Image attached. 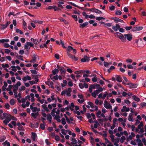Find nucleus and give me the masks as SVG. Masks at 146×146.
I'll list each match as a JSON object with an SVG mask.
<instances>
[{
  "label": "nucleus",
  "mask_w": 146,
  "mask_h": 146,
  "mask_svg": "<svg viewBox=\"0 0 146 146\" xmlns=\"http://www.w3.org/2000/svg\"><path fill=\"white\" fill-rule=\"evenodd\" d=\"M71 88H68L67 90H63L61 93V95L62 96L66 94V95L68 97H70L71 96V93L72 92Z\"/></svg>",
  "instance_id": "1"
},
{
  "label": "nucleus",
  "mask_w": 146,
  "mask_h": 146,
  "mask_svg": "<svg viewBox=\"0 0 146 146\" xmlns=\"http://www.w3.org/2000/svg\"><path fill=\"white\" fill-rule=\"evenodd\" d=\"M61 133H62L65 135H66L67 133L69 135H72L73 137H75L76 136L75 133H72V132L68 130H65L64 129H62L61 130Z\"/></svg>",
  "instance_id": "2"
},
{
  "label": "nucleus",
  "mask_w": 146,
  "mask_h": 146,
  "mask_svg": "<svg viewBox=\"0 0 146 146\" xmlns=\"http://www.w3.org/2000/svg\"><path fill=\"white\" fill-rule=\"evenodd\" d=\"M117 36L120 39L122 42H125V39L124 38V36H123V35L122 34L116 32L115 33Z\"/></svg>",
  "instance_id": "3"
},
{
  "label": "nucleus",
  "mask_w": 146,
  "mask_h": 146,
  "mask_svg": "<svg viewBox=\"0 0 146 146\" xmlns=\"http://www.w3.org/2000/svg\"><path fill=\"white\" fill-rule=\"evenodd\" d=\"M104 107L107 109H111L112 106L107 100L104 101Z\"/></svg>",
  "instance_id": "4"
},
{
  "label": "nucleus",
  "mask_w": 146,
  "mask_h": 146,
  "mask_svg": "<svg viewBox=\"0 0 146 146\" xmlns=\"http://www.w3.org/2000/svg\"><path fill=\"white\" fill-rule=\"evenodd\" d=\"M125 40L127 39L129 41H130L132 39V35L129 34H125L124 35Z\"/></svg>",
  "instance_id": "5"
},
{
  "label": "nucleus",
  "mask_w": 146,
  "mask_h": 146,
  "mask_svg": "<svg viewBox=\"0 0 146 146\" xmlns=\"http://www.w3.org/2000/svg\"><path fill=\"white\" fill-rule=\"evenodd\" d=\"M3 116H2L1 115H0V118L1 119H3L5 118L7 119H10V115L9 114L5 113H3Z\"/></svg>",
  "instance_id": "6"
},
{
  "label": "nucleus",
  "mask_w": 146,
  "mask_h": 146,
  "mask_svg": "<svg viewBox=\"0 0 146 146\" xmlns=\"http://www.w3.org/2000/svg\"><path fill=\"white\" fill-rule=\"evenodd\" d=\"M58 68L60 70L62 74L65 75L66 71L64 67H61L59 65H58L57 66Z\"/></svg>",
  "instance_id": "7"
},
{
  "label": "nucleus",
  "mask_w": 146,
  "mask_h": 146,
  "mask_svg": "<svg viewBox=\"0 0 146 146\" xmlns=\"http://www.w3.org/2000/svg\"><path fill=\"white\" fill-rule=\"evenodd\" d=\"M70 139L72 141L70 143V144H69L70 146H72V145L74 146V145L78 143L77 140L74 138V137H70Z\"/></svg>",
  "instance_id": "8"
},
{
  "label": "nucleus",
  "mask_w": 146,
  "mask_h": 146,
  "mask_svg": "<svg viewBox=\"0 0 146 146\" xmlns=\"http://www.w3.org/2000/svg\"><path fill=\"white\" fill-rule=\"evenodd\" d=\"M67 53L68 54V56L69 57L71 58L72 60H74L75 61H76L78 60V58L77 57H75V56L67 52Z\"/></svg>",
  "instance_id": "9"
},
{
  "label": "nucleus",
  "mask_w": 146,
  "mask_h": 146,
  "mask_svg": "<svg viewBox=\"0 0 146 146\" xmlns=\"http://www.w3.org/2000/svg\"><path fill=\"white\" fill-rule=\"evenodd\" d=\"M88 10L91 12H95L96 13L98 14H102V12L98 9H89Z\"/></svg>",
  "instance_id": "10"
},
{
  "label": "nucleus",
  "mask_w": 146,
  "mask_h": 146,
  "mask_svg": "<svg viewBox=\"0 0 146 146\" xmlns=\"http://www.w3.org/2000/svg\"><path fill=\"white\" fill-rule=\"evenodd\" d=\"M37 55L35 54H33L32 58V59L30 60V62L31 63H35L36 61Z\"/></svg>",
  "instance_id": "11"
},
{
  "label": "nucleus",
  "mask_w": 146,
  "mask_h": 146,
  "mask_svg": "<svg viewBox=\"0 0 146 146\" xmlns=\"http://www.w3.org/2000/svg\"><path fill=\"white\" fill-rule=\"evenodd\" d=\"M120 26L118 24H116L115 25H113L112 27V29L115 31H116L120 29Z\"/></svg>",
  "instance_id": "12"
},
{
  "label": "nucleus",
  "mask_w": 146,
  "mask_h": 146,
  "mask_svg": "<svg viewBox=\"0 0 146 146\" xmlns=\"http://www.w3.org/2000/svg\"><path fill=\"white\" fill-rule=\"evenodd\" d=\"M90 60V58L87 56L85 55L84 56V58L81 59V61L82 62H88Z\"/></svg>",
  "instance_id": "13"
},
{
  "label": "nucleus",
  "mask_w": 146,
  "mask_h": 146,
  "mask_svg": "<svg viewBox=\"0 0 146 146\" xmlns=\"http://www.w3.org/2000/svg\"><path fill=\"white\" fill-rule=\"evenodd\" d=\"M127 85L129 86V87L131 88H135L137 86V84H133L131 83H129L127 84Z\"/></svg>",
  "instance_id": "14"
},
{
  "label": "nucleus",
  "mask_w": 146,
  "mask_h": 146,
  "mask_svg": "<svg viewBox=\"0 0 146 146\" xmlns=\"http://www.w3.org/2000/svg\"><path fill=\"white\" fill-rule=\"evenodd\" d=\"M143 27H134L133 29V31H138L142 30Z\"/></svg>",
  "instance_id": "15"
},
{
  "label": "nucleus",
  "mask_w": 146,
  "mask_h": 146,
  "mask_svg": "<svg viewBox=\"0 0 146 146\" xmlns=\"http://www.w3.org/2000/svg\"><path fill=\"white\" fill-rule=\"evenodd\" d=\"M112 19L116 22H120L121 23H123V21L121 19H120L116 17H113L112 18Z\"/></svg>",
  "instance_id": "16"
},
{
  "label": "nucleus",
  "mask_w": 146,
  "mask_h": 146,
  "mask_svg": "<svg viewBox=\"0 0 146 146\" xmlns=\"http://www.w3.org/2000/svg\"><path fill=\"white\" fill-rule=\"evenodd\" d=\"M111 141L113 142L119 143V137H116L115 139L114 137H111Z\"/></svg>",
  "instance_id": "17"
},
{
  "label": "nucleus",
  "mask_w": 146,
  "mask_h": 146,
  "mask_svg": "<svg viewBox=\"0 0 146 146\" xmlns=\"http://www.w3.org/2000/svg\"><path fill=\"white\" fill-rule=\"evenodd\" d=\"M115 78L116 80L119 82H121L122 81V79L121 77L119 75H116V76Z\"/></svg>",
  "instance_id": "18"
},
{
  "label": "nucleus",
  "mask_w": 146,
  "mask_h": 146,
  "mask_svg": "<svg viewBox=\"0 0 146 146\" xmlns=\"http://www.w3.org/2000/svg\"><path fill=\"white\" fill-rule=\"evenodd\" d=\"M130 110V109L129 108H127L126 106H123V108L121 110V112H123L126 111H129Z\"/></svg>",
  "instance_id": "19"
},
{
  "label": "nucleus",
  "mask_w": 146,
  "mask_h": 146,
  "mask_svg": "<svg viewBox=\"0 0 146 146\" xmlns=\"http://www.w3.org/2000/svg\"><path fill=\"white\" fill-rule=\"evenodd\" d=\"M31 77L29 76H25L23 78V80L24 81H26L27 80H31Z\"/></svg>",
  "instance_id": "20"
},
{
  "label": "nucleus",
  "mask_w": 146,
  "mask_h": 146,
  "mask_svg": "<svg viewBox=\"0 0 146 146\" xmlns=\"http://www.w3.org/2000/svg\"><path fill=\"white\" fill-rule=\"evenodd\" d=\"M47 119L49 121L50 123H52V117L50 114L48 113L47 114Z\"/></svg>",
  "instance_id": "21"
},
{
  "label": "nucleus",
  "mask_w": 146,
  "mask_h": 146,
  "mask_svg": "<svg viewBox=\"0 0 146 146\" xmlns=\"http://www.w3.org/2000/svg\"><path fill=\"white\" fill-rule=\"evenodd\" d=\"M42 108L44 109V110L47 112H48L50 111V110L47 107L46 105L45 104H43L42 105Z\"/></svg>",
  "instance_id": "22"
},
{
  "label": "nucleus",
  "mask_w": 146,
  "mask_h": 146,
  "mask_svg": "<svg viewBox=\"0 0 146 146\" xmlns=\"http://www.w3.org/2000/svg\"><path fill=\"white\" fill-rule=\"evenodd\" d=\"M103 91V88L102 87H100L99 89H98L94 92L96 93V94H98L100 92H102Z\"/></svg>",
  "instance_id": "23"
},
{
  "label": "nucleus",
  "mask_w": 146,
  "mask_h": 146,
  "mask_svg": "<svg viewBox=\"0 0 146 146\" xmlns=\"http://www.w3.org/2000/svg\"><path fill=\"white\" fill-rule=\"evenodd\" d=\"M38 113L36 112L35 113H31V116L33 117L34 119H36L37 116L38 115Z\"/></svg>",
  "instance_id": "24"
},
{
  "label": "nucleus",
  "mask_w": 146,
  "mask_h": 146,
  "mask_svg": "<svg viewBox=\"0 0 146 146\" xmlns=\"http://www.w3.org/2000/svg\"><path fill=\"white\" fill-rule=\"evenodd\" d=\"M132 98L134 101H137V102H139L140 100V99L138 97H137L135 95L133 96L132 97Z\"/></svg>",
  "instance_id": "25"
},
{
  "label": "nucleus",
  "mask_w": 146,
  "mask_h": 146,
  "mask_svg": "<svg viewBox=\"0 0 146 146\" xmlns=\"http://www.w3.org/2000/svg\"><path fill=\"white\" fill-rule=\"evenodd\" d=\"M18 90V89L15 88L13 90L14 93V95L15 98H17L18 97L17 92V90Z\"/></svg>",
  "instance_id": "26"
},
{
  "label": "nucleus",
  "mask_w": 146,
  "mask_h": 146,
  "mask_svg": "<svg viewBox=\"0 0 146 146\" xmlns=\"http://www.w3.org/2000/svg\"><path fill=\"white\" fill-rule=\"evenodd\" d=\"M60 118V116H56L54 117V119L56 120L58 122H61V120Z\"/></svg>",
  "instance_id": "27"
},
{
  "label": "nucleus",
  "mask_w": 146,
  "mask_h": 146,
  "mask_svg": "<svg viewBox=\"0 0 146 146\" xmlns=\"http://www.w3.org/2000/svg\"><path fill=\"white\" fill-rule=\"evenodd\" d=\"M56 108H54L53 109V110H52L51 112V114L52 115V116L53 117H55V113L56 112Z\"/></svg>",
  "instance_id": "28"
},
{
  "label": "nucleus",
  "mask_w": 146,
  "mask_h": 146,
  "mask_svg": "<svg viewBox=\"0 0 146 146\" xmlns=\"http://www.w3.org/2000/svg\"><path fill=\"white\" fill-rule=\"evenodd\" d=\"M30 96L31 98V101L32 102H33L35 100V99L34 98V95L33 93H31L30 95H29Z\"/></svg>",
  "instance_id": "29"
},
{
  "label": "nucleus",
  "mask_w": 146,
  "mask_h": 146,
  "mask_svg": "<svg viewBox=\"0 0 146 146\" xmlns=\"http://www.w3.org/2000/svg\"><path fill=\"white\" fill-rule=\"evenodd\" d=\"M11 121L10 119H7L4 120L3 121L4 123L6 125H7V123Z\"/></svg>",
  "instance_id": "30"
},
{
  "label": "nucleus",
  "mask_w": 146,
  "mask_h": 146,
  "mask_svg": "<svg viewBox=\"0 0 146 146\" xmlns=\"http://www.w3.org/2000/svg\"><path fill=\"white\" fill-rule=\"evenodd\" d=\"M21 85V82H18L16 84H15L14 85L16 89H18V87L20 86Z\"/></svg>",
  "instance_id": "31"
},
{
  "label": "nucleus",
  "mask_w": 146,
  "mask_h": 146,
  "mask_svg": "<svg viewBox=\"0 0 146 146\" xmlns=\"http://www.w3.org/2000/svg\"><path fill=\"white\" fill-rule=\"evenodd\" d=\"M88 24V23L85 22L82 24H81L80 25V27L82 28H83L84 27H86Z\"/></svg>",
  "instance_id": "32"
},
{
  "label": "nucleus",
  "mask_w": 146,
  "mask_h": 146,
  "mask_svg": "<svg viewBox=\"0 0 146 146\" xmlns=\"http://www.w3.org/2000/svg\"><path fill=\"white\" fill-rule=\"evenodd\" d=\"M30 124L32 128H33L35 127H37L38 126V125L37 123H36L34 124H33L32 123H31Z\"/></svg>",
  "instance_id": "33"
},
{
  "label": "nucleus",
  "mask_w": 146,
  "mask_h": 146,
  "mask_svg": "<svg viewBox=\"0 0 146 146\" xmlns=\"http://www.w3.org/2000/svg\"><path fill=\"white\" fill-rule=\"evenodd\" d=\"M143 126V122L142 121H141L140 124L138 125L137 128L139 129H141V127Z\"/></svg>",
  "instance_id": "34"
},
{
  "label": "nucleus",
  "mask_w": 146,
  "mask_h": 146,
  "mask_svg": "<svg viewBox=\"0 0 146 146\" xmlns=\"http://www.w3.org/2000/svg\"><path fill=\"white\" fill-rule=\"evenodd\" d=\"M115 14L116 15H121L122 14L121 12L119 10H116L115 12Z\"/></svg>",
  "instance_id": "35"
},
{
  "label": "nucleus",
  "mask_w": 146,
  "mask_h": 146,
  "mask_svg": "<svg viewBox=\"0 0 146 146\" xmlns=\"http://www.w3.org/2000/svg\"><path fill=\"white\" fill-rule=\"evenodd\" d=\"M9 102L11 105L13 106L15 103V100L14 99H12L10 100Z\"/></svg>",
  "instance_id": "36"
},
{
  "label": "nucleus",
  "mask_w": 146,
  "mask_h": 146,
  "mask_svg": "<svg viewBox=\"0 0 146 146\" xmlns=\"http://www.w3.org/2000/svg\"><path fill=\"white\" fill-rule=\"evenodd\" d=\"M132 114L131 115H129L128 117V120L130 121H133V117L132 116Z\"/></svg>",
  "instance_id": "37"
},
{
  "label": "nucleus",
  "mask_w": 146,
  "mask_h": 146,
  "mask_svg": "<svg viewBox=\"0 0 146 146\" xmlns=\"http://www.w3.org/2000/svg\"><path fill=\"white\" fill-rule=\"evenodd\" d=\"M108 92H106L103 95V99H104L106 97H107V99H108Z\"/></svg>",
  "instance_id": "38"
},
{
  "label": "nucleus",
  "mask_w": 146,
  "mask_h": 146,
  "mask_svg": "<svg viewBox=\"0 0 146 146\" xmlns=\"http://www.w3.org/2000/svg\"><path fill=\"white\" fill-rule=\"evenodd\" d=\"M61 122L62 124L63 125H65L66 123L65 119L64 118L62 117V118L61 119Z\"/></svg>",
  "instance_id": "39"
},
{
  "label": "nucleus",
  "mask_w": 146,
  "mask_h": 146,
  "mask_svg": "<svg viewBox=\"0 0 146 146\" xmlns=\"http://www.w3.org/2000/svg\"><path fill=\"white\" fill-rule=\"evenodd\" d=\"M101 112L100 110H98V112L96 113V115L97 117H100V116L101 115Z\"/></svg>",
  "instance_id": "40"
},
{
  "label": "nucleus",
  "mask_w": 146,
  "mask_h": 146,
  "mask_svg": "<svg viewBox=\"0 0 146 146\" xmlns=\"http://www.w3.org/2000/svg\"><path fill=\"white\" fill-rule=\"evenodd\" d=\"M96 20L99 21L102 19L104 20L105 19V18L102 17H96Z\"/></svg>",
  "instance_id": "41"
},
{
  "label": "nucleus",
  "mask_w": 146,
  "mask_h": 146,
  "mask_svg": "<svg viewBox=\"0 0 146 146\" xmlns=\"http://www.w3.org/2000/svg\"><path fill=\"white\" fill-rule=\"evenodd\" d=\"M59 70L58 69H55L54 70H52V72L53 74L55 75L56 73H58Z\"/></svg>",
  "instance_id": "42"
},
{
  "label": "nucleus",
  "mask_w": 146,
  "mask_h": 146,
  "mask_svg": "<svg viewBox=\"0 0 146 146\" xmlns=\"http://www.w3.org/2000/svg\"><path fill=\"white\" fill-rule=\"evenodd\" d=\"M45 142L46 145L48 146H50L51 144V143L48 141V139H46L45 140Z\"/></svg>",
  "instance_id": "43"
},
{
  "label": "nucleus",
  "mask_w": 146,
  "mask_h": 146,
  "mask_svg": "<svg viewBox=\"0 0 146 146\" xmlns=\"http://www.w3.org/2000/svg\"><path fill=\"white\" fill-rule=\"evenodd\" d=\"M73 48L72 46H68V47L67 48V50L69 52L71 50H72Z\"/></svg>",
  "instance_id": "44"
},
{
  "label": "nucleus",
  "mask_w": 146,
  "mask_h": 146,
  "mask_svg": "<svg viewBox=\"0 0 146 146\" xmlns=\"http://www.w3.org/2000/svg\"><path fill=\"white\" fill-rule=\"evenodd\" d=\"M1 66L3 68H5V67L9 68V65L7 64H2Z\"/></svg>",
  "instance_id": "45"
},
{
  "label": "nucleus",
  "mask_w": 146,
  "mask_h": 146,
  "mask_svg": "<svg viewBox=\"0 0 146 146\" xmlns=\"http://www.w3.org/2000/svg\"><path fill=\"white\" fill-rule=\"evenodd\" d=\"M104 66L106 67H108L109 65V63L107 62H104Z\"/></svg>",
  "instance_id": "46"
},
{
  "label": "nucleus",
  "mask_w": 146,
  "mask_h": 146,
  "mask_svg": "<svg viewBox=\"0 0 146 146\" xmlns=\"http://www.w3.org/2000/svg\"><path fill=\"white\" fill-rule=\"evenodd\" d=\"M91 108H95V110L96 111H97L98 110V106H94V104L92 105V107H91Z\"/></svg>",
  "instance_id": "47"
},
{
  "label": "nucleus",
  "mask_w": 146,
  "mask_h": 146,
  "mask_svg": "<svg viewBox=\"0 0 146 146\" xmlns=\"http://www.w3.org/2000/svg\"><path fill=\"white\" fill-rule=\"evenodd\" d=\"M11 68H12L11 70L13 71L16 72L17 70L16 67L15 66H12L11 67Z\"/></svg>",
  "instance_id": "48"
},
{
  "label": "nucleus",
  "mask_w": 146,
  "mask_h": 146,
  "mask_svg": "<svg viewBox=\"0 0 146 146\" xmlns=\"http://www.w3.org/2000/svg\"><path fill=\"white\" fill-rule=\"evenodd\" d=\"M49 84H48L49 86L52 88H54L53 83L52 82H49Z\"/></svg>",
  "instance_id": "49"
},
{
  "label": "nucleus",
  "mask_w": 146,
  "mask_h": 146,
  "mask_svg": "<svg viewBox=\"0 0 146 146\" xmlns=\"http://www.w3.org/2000/svg\"><path fill=\"white\" fill-rule=\"evenodd\" d=\"M109 9L110 10H113L115 9V7L113 5H111L109 7Z\"/></svg>",
  "instance_id": "50"
},
{
  "label": "nucleus",
  "mask_w": 146,
  "mask_h": 146,
  "mask_svg": "<svg viewBox=\"0 0 146 146\" xmlns=\"http://www.w3.org/2000/svg\"><path fill=\"white\" fill-rule=\"evenodd\" d=\"M105 141V143L106 144L107 143H109V144H111V142H110L108 139L106 137H104V138Z\"/></svg>",
  "instance_id": "51"
},
{
  "label": "nucleus",
  "mask_w": 146,
  "mask_h": 146,
  "mask_svg": "<svg viewBox=\"0 0 146 146\" xmlns=\"http://www.w3.org/2000/svg\"><path fill=\"white\" fill-rule=\"evenodd\" d=\"M68 4H70L75 7H78L79 8H80V7L78 6H77V5H76L74 3H72V2H68Z\"/></svg>",
  "instance_id": "52"
},
{
  "label": "nucleus",
  "mask_w": 146,
  "mask_h": 146,
  "mask_svg": "<svg viewBox=\"0 0 146 146\" xmlns=\"http://www.w3.org/2000/svg\"><path fill=\"white\" fill-rule=\"evenodd\" d=\"M72 16L75 21H78L77 17L76 15H72Z\"/></svg>",
  "instance_id": "53"
},
{
  "label": "nucleus",
  "mask_w": 146,
  "mask_h": 146,
  "mask_svg": "<svg viewBox=\"0 0 146 146\" xmlns=\"http://www.w3.org/2000/svg\"><path fill=\"white\" fill-rule=\"evenodd\" d=\"M40 128L42 129H44L45 128V124H41L40 125Z\"/></svg>",
  "instance_id": "54"
},
{
  "label": "nucleus",
  "mask_w": 146,
  "mask_h": 146,
  "mask_svg": "<svg viewBox=\"0 0 146 146\" xmlns=\"http://www.w3.org/2000/svg\"><path fill=\"white\" fill-rule=\"evenodd\" d=\"M11 15H13L14 16H16V15H15L14 13L13 12H10L9 13V14L8 15V16L9 17H10V16Z\"/></svg>",
  "instance_id": "55"
},
{
  "label": "nucleus",
  "mask_w": 146,
  "mask_h": 146,
  "mask_svg": "<svg viewBox=\"0 0 146 146\" xmlns=\"http://www.w3.org/2000/svg\"><path fill=\"white\" fill-rule=\"evenodd\" d=\"M40 76V75H32V76L33 78L34 79H37L38 78V76Z\"/></svg>",
  "instance_id": "56"
},
{
  "label": "nucleus",
  "mask_w": 146,
  "mask_h": 146,
  "mask_svg": "<svg viewBox=\"0 0 146 146\" xmlns=\"http://www.w3.org/2000/svg\"><path fill=\"white\" fill-rule=\"evenodd\" d=\"M16 32L17 33H19L20 34H22L23 33V32L19 29H16Z\"/></svg>",
  "instance_id": "57"
},
{
  "label": "nucleus",
  "mask_w": 146,
  "mask_h": 146,
  "mask_svg": "<svg viewBox=\"0 0 146 146\" xmlns=\"http://www.w3.org/2000/svg\"><path fill=\"white\" fill-rule=\"evenodd\" d=\"M126 139L125 137H121L120 141L121 143H122L124 142V141Z\"/></svg>",
  "instance_id": "58"
},
{
  "label": "nucleus",
  "mask_w": 146,
  "mask_h": 146,
  "mask_svg": "<svg viewBox=\"0 0 146 146\" xmlns=\"http://www.w3.org/2000/svg\"><path fill=\"white\" fill-rule=\"evenodd\" d=\"M31 73L33 74H36L37 73V72L35 70H31Z\"/></svg>",
  "instance_id": "59"
},
{
  "label": "nucleus",
  "mask_w": 146,
  "mask_h": 146,
  "mask_svg": "<svg viewBox=\"0 0 146 146\" xmlns=\"http://www.w3.org/2000/svg\"><path fill=\"white\" fill-rule=\"evenodd\" d=\"M141 106H142V108H143L144 107H146V103L145 102H143L141 104H140Z\"/></svg>",
  "instance_id": "60"
},
{
  "label": "nucleus",
  "mask_w": 146,
  "mask_h": 146,
  "mask_svg": "<svg viewBox=\"0 0 146 146\" xmlns=\"http://www.w3.org/2000/svg\"><path fill=\"white\" fill-rule=\"evenodd\" d=\"M18 129L19 130H23V127L21 125L18 127Z\"/></svg>",
  "instance_id": "61"
},
{
  "label": "nucleus",
  "mask_w": 146,
  "mask_h": 146,
  "mask_svg": "<svg viewBox=\"0 0 146 146\" xmlns=\"http://www.w3.org/2000/svg\"><path fill=\"white\" fill-rule=\"evenodd\" d=\"M5 106L6 109H8L9 108L10 106L8 103H6L5 104Z\"/></svg>",
  "instance_id": "62"
},
{
  "label": "nucleus",
  "mask_w": 146,
  "mask_h": 146,
  "mask_svg": "<svg viewBox=\"0 0 146 146\" xmlns=\"http://www.w3.org/2000/svg\"><path fill=\"white\" fill-rule=\"evenodd\" d=\"M25 87L24 86H21L20 88H19V90L21 91H22L23 90H25Z\"/></svg>",
  "instance_id": "63"
},
{
  "label": "nucleus",
  "mask_w": 146,
  "mask_h": 146,
  "mask_svg": "<svg viewBox=\"0 0 146 146\" xmlns=\"http://www.w3.org/2000/svg\"><path fill=\"white\" fill-rule=\"evenodd\" d=\"M146 139H145V137L142 139V141L145 145H146Z\"/></svg>",
  "instance_id": "64"
}]
</instances>
